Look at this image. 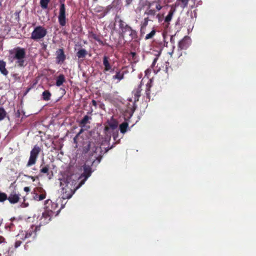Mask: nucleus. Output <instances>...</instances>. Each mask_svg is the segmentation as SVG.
<instances>
[{
  "label": "nucleus",
  "mask_w": 256,
  "mask_h": 256,
  "mask_svg": "<svg viewBox=\"0 0 256 256\" xmlns=\"http://www.w3.org/2000/svg\"><path fill=\"white\" fill-rule=\"evenodd\" d=\"M84 172L81 174L80 178H84L78 184L76 179L74 178V176H68L66 178L61 180L60 186H62V198L64 199L70 198L76 190L80 188L84 183L87 178L90 177L92 173V168L90 166L86 164L83 166Z\"/></svg>",
  "instance_id": "f257e3e1"
},
{
  "label": "nucleus",
  "mask_w": 256,
  "mask_h": 256,
  "mask_svg": "<svg viewBox=\"0 0 256 256\" xmlns=\"http://www.w3.org/2000/svg\"><path fill=\"white\" fill-rule=\"evenodd\" d=\"M118 24V27L120 30V35L123 39H127L130 42L138 38L137 32L134 30L130 26L122 19L116 21Z\"/></svg>",
  "instance_id": "f03ea898"
},
{
  "label": "nucleus",
  "mask_w": 256,
  "mask_h": 256,
  "mask_svg": "<svg viewBox=\"0 0 256 256\" xmlns=\"http://www.w3.org/2000/svg\"><path fill=\"white\" fill-rule=\"evenodd\" d=\"M9 52L10 54L9 60L11 62L16 60V64H17L18 66L24 67L26 66V52L24 48L18 46L10 50Z\"/></svg>",
  "instance_id": "7ed1b4c3"
},
{
  "label": "nucleus",
  "mask_w": 256,
  "mask_h": 256,
  "mask_svg": "<svg viewBox=\"0 0 256 256\" xmlns=\"http://www.w3.org/2000/svg\"><path fill=\"white\" fill-rule=\"evenodd\" d=\"M162 0H154V1L148 2L147 4V9L145 12V14L151 16H154L156 14V10L154 9V6L157 10H160L162 6L160 4Z\"/></svg>",
  "instance_id": "20e7f679"
},
{
  "label": "nucleus",
  "mask_w": 256,
  "mask_h": 256,
  "mask_svg": "<svg viewBox=\"0 0 256 256\" xmlns=\"http://www.w3.org/2000/svg\"><path fill=\"white\" fill-rule=\"evenodd\" d=\"M40 151L41 148L37 144L32 148L30 152V156L26 164V167H30L36 164Z\"/></svg>",
  "instance_id": "39448f33"
},
{
  "label": "nucleus",
  "mask_w": 256,
  "mask_h": 256,
  "mask_svg": "<svg viewBox=\"0 0 256 256\" xmlns=\"http://www.w3.org/2000/svg\"><path fill=\"white\" fill-rule=\"evenodd\" d=\"M47 34L46 29L42 26H37L31 34L30 38L38 41L43 38Z\"/></svg>",
  "instance_id": "423d86ee"
},
{
  "label": "nucleus",
  "mask_w": 256,
  "mask_h": 256,
  "mask_svg": "<svg viewBox=\"0 0 256 256\" xmlns=\"http://www.w3.org/2000/svg\"><path fill=\"white\" fill-rule=\"evenodd\" d=\"M44 208L45 211L50 214L52 216L54 215L57 216L60 212V209H58V204L52 202L50 200L45 201Z\"/></svg>",
  "instance_id": "0eeeda50"
},
{
  "label": "nucleus",
  "mask_w": 256,
  "mask_h": 256,
  "mask_svg": "<svg viewBox=\"0 0 256 256\" xmlns=\"http://www.w3.org/2000/svg\"><path fill=\"white\" fill-rule=\"evenodd\" d=\"M39 230H40V226H32L25 233L22 232L21 234H18L16 236L22 240H24L30 237L35 238L36 236L37 232Z\"/></svg>",
  "instance_id": "6e6552de"
},
{
  "label": "nucleus",
  "mask_w": 256,
  "mask_h": 256,
  "mask_svg": "<svg viewBox=\"0 0 256 256\" xmlns=\"http://www.w3.org/2000/svg\"><path fill=\"white\" fill-rule=\"evenodd\" d=\"M58 21L61 26H66V8L64 2H60L58 16Z\"/></svg>",
  "instance_id": "1a4fd4ad"
},
{
  "label": "nucleus",
  "mask_w": 256,
  "mask_h": 256,
  "mask_svg": "<svg viewBox=\"0 0 256 256\" xmlns=\"http://www.w3.org/2000/svg\"><path fill=\"white\" fill-rule=\"evenodd\" d=\"M189 38L188 36H186L178 42V58L182 56V50H186L189 46Z\"/></svg>",
  "instance_id": "9d476101"
},
{
  "label": "nucleus",
  "mask_w": 256,
  "mask_h": 256,
  "mask_svg": "<svg viewBox=\"0 0 256 256\" xmlns=\"http://www.w3.org/2000/svg\"><path fill=\"white\" fill-rule=\"evenodd\" d=\"M102 63L104 66L103 69L104 74H106L107 72H114V68H113L112 64L110 63V58L108 56H104L103 57Z\"/></svg>",
  "instance_id": "9b49d317"
},
{
  "label": "nucleus",
  "mask_w": 256,
  "mask_h": 256,
  "mask_svg": "<svg viewBox=\"0 0 256 256\" xmlns=\"http://www.w3.org/2000/svg\"><path fill=\"white\" fill-rule=\"evenodd\" d=\"M52 216L50 214L44 211L39 220V225L37 226H40H40L48 224L50 221Z\"/></svg>",
  "instance_id": "f8f14e48"
},
{
  "label": "nucleus",
  "mask_w": 256,
  "mask_h": 256,
  "mask_svg": "<svg viewBox=\"0 0 256 256\" xmlns=\"http://www.w3.org/2000/svg\"><path fill=\"white\" fill-rule=\"evenodd\" d=\"M118 123L116 120L112 118L110 120H108L106 122V125L104 127V130L105 132H108L110 129L114 130L118 127Z\"/></svg>",
  "instance_id": "ddd939ff"
},
{
  "label": "nucleus",
  "mask_w": 256,
  "mask_h": 256,
  "mask_svg": "<svg viewBox=\"0 0 256 256\" xmlns=\"http://www.w3.org/2000/svg\"><path fill=\"white\" fill-rule=\"evenodd\" d=\"M66 58L64 49L59 48L56 52V62L58 64H62Z\"/></svg>",
  "instance_id": "4468645a"
},
{
  "label": "nucleus",
  "mask_w": 256,
  "mask_h": 256,
  "mask_svg": "<svg viewBox=\"0 0 256 256\" xmlns=\"http://www.w3.org/2000/svg\"><path fill=\"white\" fill-rule=\"evenodd\" d=\"M8 200L12 204H16L20 200V194L14 191L10 194L8 196Z\"/></svg>",
  "instance_id": "2eb2a0df"
},
{
  "label": "nucleus",
  "mask_w": 256,
  "mask_h": 256,
  "mask_svg": "<svg viewBox=\"0 0 256 256\" xmlns=\"http://www.w3.org/2000/svg\"><path fill=\"white\" fill-rule=\"evenodd\" d=\"M115 72L116 74L112 77L113 80H116L117 82H118L124 78V72L122 71L121 70L117 69Z\"/></svg>",
  "instance_id": "dca6fc26"
},
{
  "label": "nucleus",
  "mask_w": 256,
  "mask_h": 256,
  "mask_svg": "<svg viewBox=\"0 0 256 256\" xmlns=\"http://www.w3.org/2000/svg\"><path fill=\"white\" fill-rule=\"evenodd\" d=\"M18 221L16 218H11L10 222L7 223L5 226V228L6 229H8L9 230L14 231V230L16 224H18Z\"/></svg>",
  "instance_id": "f3484780"
},
{
  "label": "nucleus",
  "mask_w": 256,
  "mask_h": 256,
  "mask_svg": "<svg viewBox=\"0 0 256 256\" xmlns=\"http://www.w3.org/2000/svg\"><path fill=\"white\" fill-rule=\"evenodd\" d=\"M6 64L4 60H0V72L4 76L8 74V71L6 68Z\"/></svg>",
  "instance_id": "a211bd4d"
},
{
  "label": "nucleus",
  "mask_w": 256,
  "mask_h": 256,
  "mask_svg": "<svg viewBox=\"0 0 256 256\" xmlns=\"http://www.w3.org/2000/svg\"><path fill=\"white\" fill-rule=\"evenodd\" d=\"M142 84L140 82L138 86V88L135 89L133 92L132 94H134V101H138L139 98L141 96V92L142 90Z\"/></svg>",
  "instance_id": "6ab92c4d"
},
{
  "label": "nucleus",
  "mask_w": 256,
  "mask_h": 256,
  "mask_svg": "<svg viewBox=\"0 0 256 256\" xmlns=\"http://www.w3.org/2000/svg\"><path fill=\"white\" fill-rule=\"evenodd\" d=\"M92 119V117L90 116H88V115H86L84 116V117L82 118V119L80 121L79 123V126L80 128H88V126H86V124H90V122L89 120Z\"/></svg>",
  "instance_id": "aec40b11"
},
{
  "label": "nucleus",
  "mask_w": 256,
  "mask_h": 256,
  "mask_svg": "<svg viewBox=\"0 0 256 256\" xmlns=\"http://www.w3.org/2000/svg\"><path fill=\"white\" fill-rule=\"evenodd\" d=\"M43 191V190L41 188H40V192H42ZM46 197V193L44 190V192H42L41 194H38V193H35L34 196V199L36 200H44Z\"/></svg>",
  "instance_id": "412c9836"
},
{
  "label": "nucleus",
  "mask_w": 256,
  "mask_h": 256,
  "mask_svg": "<svg viewBox=\"0 0 256 256\" xmlns=\"http://www.w3.org/2000/svg\"><path fill=\"white\" fill-rule=\"evenodd\" d=\"M64 82H66L65 76L63 74H60L56 78V85L57 86H60Z\"/></svg>",
  "instance_id": "4be33fe9"
},
{
  "label": "nucleus",
  "mask_w": 256,
  "mask_h": 256,
  "mask_svg": "<svg viewBox=\"0 0 256 256\" xmlns=\"http://www.w3.org/2000/svg\"><path fill=\"white\" fill-rule=\"evenodd\" d=\"M40 174H46V176L49 175L50 166L48 164L43 166L42 164H41L40 166Z\"/></svg>",
  "instance_id": "5701e85b"
},
{
  "label": "nucleus",
  "mask_w": 256,
  "mask_h": 256,
  "mask_svg": "<svg viewBox=\"0 0 256 256\" xmlns=\"http://www.w3.org/2000/svg\"><path fill=\"white\" fill-rule=\"evenodd\" d=\"M87 54L86 50L84 48H81L76 52V56L78 58H84Z\"/></svg>",
  "instance_id": "b1692460"
},
{
  "label": "nucleus",
  "mask_w": 256,
  "mask_h": 256,
  "mask_svg": "<svg viewBox=\"0 0 256 256\" xmlns=\"http://www.w3.org/2000/svg\"><path fill=\"white\" fill-rule=\"evenodd\" d=\"M175 10L174 8H171L169 11L168 15L164 18V22L166 23H169V22L172 20V16L174 15Z\"/></svg>",
  "instance_id": "393cba45"
},
{
  "label": "nucleus",
  "mask_w": 256,
  "mask_h": 256,
  "mask_svg": "<svg viewBox=\"0 0 256 256\" xmlns=\"http://www.w3.org/2000/svg\"><path fill=\"white\" fill-rule=\"evenodd\" d=\"M128 126V124L126 122H123L122 124H121L120 125V132L122 134H124L126 132Z\"/></svg>",
  "instance_id": "a878e982"
},
{
  "label": "nucleus",
  "mask_w": 256,
  "mask_h": 256,
  "mask_svg": "<svg viewBox=\"0 0 256 256\" xmlns=\"http://www.w3.org/2000/svg\"><path fill=\"white\" fill-rule=\"evenodd\" d=\"M52 94L48 90H44L42 94L43 100L48 101L50 100Z\"/></svg>",
  "instance_id": "bb28decb"
},
{
  "label": "nucleus",
  "mask_w": 256,
  "mask_h": 256,
  "mask_svg": "<svg viewBox=\"0 0 256 256\" xmlns=\"http://www.w3.org/2000/svg\"><path fill=\"white\" fill-rule=\"evenodd\" d=\"M152 80H150L148 83L146 84V94L148 97L150 96V89L152 86Z\"/></svg>",
  "instance_id": "cd10ccee"
},
{
  "label": "nucleus",
  "mask_w": 256,
  "mask_h": 256,
  "mask_svg": "<svg viewBox=\"0 0 256 256\" xmlns=\"http://www.w3.org/2000/svg\"><path fill=\"white\" fill-rule=\"evenodd\" d=\"M150 20L148 17L145 18L144 20V21L142 22L141 26H140V32L142 33V30L146 28V26L148 24V22Z\"/></svg>",
  "instance_id": "c85d7f7f"
},
{
  "label": "nucleus",
  "mask_w": 256,
  "mask_h": 256,
  "mask_svg": "<svg viewBox=\"0 0 256 256\" xmlns=\"http://www.w3.org/2000/svg\"><path fill=\"white\" fill-rule=\"evenodd\" d=\"M50 2V0H40V6L43 9H46L48 7V4Z\"/></svg>",
  "instance_id": "c756f323"
},
{
  "label": "nucleus",
  "mask_w": 256,
  "mask_h": 256,
  "mask_svg": "<svg viewBox=\"0 0 256 256\" xmlns=\"http://www.w3.org/2000/svg\"><path fill=\"white\" fill-rule=\"evenodd\" d=\"M7 113L5 110L2 108H0V121L4 119L6 117Z\"/></svg>",
  "instance_id": "7c9ffc66"
},
{
  "label": "nucleus",
  "mask_w": 256,
  "mask_h": 256,
  "mask_svg": "<svg viewBox=\"0 0 256 256\" xmlns=\"http://www.w3.org/2000/svg\"><path fill=\"white\" fill-rule=\"evenodd\" d=\"M179 2L180 6L184 8L188 6V2L190 0H178Z\"/></svg>",
  "instance_id": "2f4dec72"
},
{
  "label": "nucleus",
  "mask_w": 256,
  "mask_h": 256,
  "mask_svg": "<svg viewBox=\"0 0 256 256\" xmlns=\"http://www.w3.org/2000/svg\"><path fill=\"white\" fill-rule=\"evenodd\" d=\"M156 33V30L154 29L152 30L150 33L146 35L145 37V40H148L152 38L153 36L155 35Z\"/></svg>",
  "instance_id": "473e14b6"
},
{
  "label": "nucleus",
  "mask_w": 256,
  "mask_h": 256,
  "mask_svg": "<svg viewBox=\"0 0 256 256\" xmlns=\"http://www.w3.org/2000/svg\"><path fill=\"white\" fill-rule=\"evenodd\" d=\"M8 197L6 194L0 192V202H4L8 200Z\"/></svg>",
  "instance_id": "72a5a7b5"
},
{
  "label": "nucleus",
  "mask_w": 256,
  "mask_h": 256,
  "mask_svg": "<svg viewBox=\"0 0 256 256\" xmlns=\"http://www.w3.org/2000/svg\"><path fill=\"white\" fill-rule=\"evenodd\" d=\"M90 128V126H88V128H81L79 132L76 135V137H78L80 136V135L84 132V130H87L88 128Z\"/></svg>",
  "instance_id": "f704fd0d"
},
{
  "label": "nucleus",
  "mask_w": 256,
  "mask_h": 256,
  "mask_svg": "<svg viewBox=\"0 0 256 256\" xmlns=\"http://www.w3.org/2000/svg\"><path fill=\"white\" fill-rule=\"evenodd\" d=\"M22 240L20 238L19 240H16L14 244L15 248H18V246H20L22 243Z\"/></svg>",
  "instance_id": "c9c22d12"
},
{
  "label": "nucleus",
  "mask_w": 256,
  "mask_h": 256,
  "mask_svg": "<svg viewBox=\"0 0 256 256\" xmlns=\"http://www.w3.org/2000/svg\"><path fill=\"white\" fill-rule=\"evenodd\" d=\"M154 9L156 10V12L158 11L156 10V8H154ZM155 16H156V18L158 19V22H160L162 21V16L160 15V14H156H156Z\"/></svg>",
  "instance_id": "e433bc0d"
},
{
  "label": "nucleus",
  "mask_w": 256,
  "mask_h": 256,
  "mask_svg": "<svg viewBox=\"0 0 256 256\" xmlns=\"http://www.w3.org/2000/svg\"><path fill=\"white\" fill-rule=\"evenodd\" d=\"M132 1H133V0H126L125 6H128L130 4H132Z\"/></svg>",
  "instance_id": "4c0bfd02"
},
{
  "label": "nucleus",
  "mask_w": 256,
  "mask_h": 256,
  "mask_svg": "<svg viewBox=\"0 0 256 256\" xmlns=\"http://www.w3.org/2000/svg\"><path fill=\"white\" fill-rule=\"evenodd\" d=\"M96 41H97V42L99 43V44H100V45H102V46H104V45H108V44H107L104 43V42H102V41L100 39V38L99 39L97 40H96Z\"/></svg>",
  "instance_id": "58836bf2"
},
{
  "label": "nucleus",
  "mask_w": 256,
  "mask_h": 256,
  "mask_svg": "<svg viewBox=\"0 0 256 256\" xmlns=\"http://www.w3.org/2000/svg\"><path fill=\"white\" fill-rule=\"evenodd\" d=\"M96 41H97V42L99 43V44H100V45H102V46H104V45H108V44H107L104 43V42H102V41L100 39V38L99 39L97 40H96Z\"/></svg>",
  "instance_id": "ea45409f"
},
{
  "label": "nucleus",
  "mask_w": 256,
  "mask_h": 256,
  "mask_svg": "<svg viewBox=\"0 0 256 256\" xmlns=\"http://www.w3.org/2000/svg\"><path fill=\"white\" fill-rule=\"evenodd\" d=\"M92 38L96 40H97L100 38V36L96 35V34H92Z\"/></svg>",
  "instance_id": "a19ab883"
},
{
  "label": "nucleus",
  "mask_w": 256,
  "mask_h": 256,
  "mask_svg": "<svg viewBox=\"0 0 256 256\" xmlns=\"http://www.w3.org/2000/svg\"><path fill=\"white\" fill-rule=\"evenodd\" d=\"M158 60V58H154V60L152 62V67H154L155 66L156 62H157Z\"/></svg>",
  "instance_id": "79ce46f5"
},
{
  "label": "nucleus",
  "mask_w": 256,
  "mask_h": 256,
  "mask_svg": "<svg viewBox=\"0 0 256 256\" xmlns=\"http://www.w3.org/2000/svg\"><path fill=\"white\" fill-rule=\"evenodd\" d=\"M24 191H25L26 192H28L30 191V188L28 186H26L24 188Z\"/></svg>",
  "instance_id": "37998d69"
},
{
  "label": "nucleus",
  "mask_w": 256,
  "mask_h": 256,
  "mask_svg": "<svg viewBox=\"0 0 256 256\" xmlns=\"http://www.w3.org/2000/svg\"><path fill=\"white\" fill-rule=\"evenodd\" d=\"M90 146H91V144L90 143H89L88 146H87V148H86V152L90 150Z\"/></svg>",
  "instance_id": "c03bdc74"
},
{
  "label": "nucleus",
  "mask_w": 256,
  "mask_h": 256,
  "mask_svg": "<svg viewBox=\"0 0 256 256\" xmlns=\"http://www.w3.org/2000/svg\"><path fill=\"white\" fill-rule=\"evenodd\" d=\"M130 54L132 56L133 58H134L136 56V53L134 52H130Z\"/></svg>",
  "instance_id": "a18cd8bd"
},
{
  "label": "nucleus",
  "mask_w": 256,
  "mask_h": 256,
  "mask_svg": "<svg viewBox=\"0 0 256 256\" xmlns=\"http://www.w3.org/2000/svg\"><path fill=\"white\" fill-rule=\"evenodd\" d=\"M92 105L94 106H96L97 102H96L95 100H92Z\"/></svg>",
  "instance_id": "49530a36"
},
{
  "label": "nucleus",
  "mask_w": 256,
  "mask_h": 256,
  "mask_svg": "<svg viewBox=\"0 0 256 256\" xmlns=\"http://www.w3.org/2000/svg\"><path fill=\"white\" fill-rule=\"evenodd\" d=\"M104 104L102 103L100 104V108H101V109H102V110H104Z\"/></svg>",
  "instance_id": "de8ad7c7"
},
{
  "label": "nucleus",
  "mask_w": 256,
  "mask_h": 256,
  "mask_svg": "<svg viewBox=\"0 0 256 256\" xmlns=\"http://www.w3.org/2000/svg\"><path fill=\"white\" fill-rule=\"evenodd\" d=\"M78 137H76V136H75V137L74 138V142L76 144H78V142H77V138H78Z\"/></svg>",
  "instance_id": "09e8293b"
},
{
  "label": "nucleus",
  "mask_w": 256,
  "mask_h": 256,
  "mask_svg": "<svg viewBox=\"0 0 256 256\" xmlns=\"http://www.w3.org/2000/svg\"><path fill=\"white\" fill-rule=\"evenodd\" d=\"M4 240V238L3 236H0V244L3 242Z\"/></svg>",
  "instance_id": "8fccbe9b"
},
{
  "label": "nucleus",
  "mask_w": 256,
  "mask_h": 256,
  "mask_svg": "<svg viewBox=\"0 0 256 256\" xmlns=\"http://www.w3.org/2000/svg\"><path fill=\"white\" fill-rule=\"evenodd\" d=\"M28 178H30L33 182H34L36 180V178L33 176H28Z\"/></svg>",
  "instance_id": "3c124183"
},
{
  "label": "nucleus",
  "mask_w": 256,
  "mask_h": 256,
  "mask_svg": "<svg viewBox=\"0 0 256 256\" xmlns=\"http://www.w3.org/2000/svg\"><path fill=\"white\" fill-rule=\"evenodd\" d=\"M32 88V86H30V87H29V88H28L26 90V94H27L28 92H29V91Z\"/></svg>",
  "instance_id": "603ef678"
},
{
  "label": "nucleus",
  "mask_w": 256,
  "mask_h": 256,
  "mask_svg": "<svg viewBox=\"0 0 256 256\" xmlns=\"http://www.w3.org/2000/svg\"><path fill=\"white\" fill-rule=\"evenodd\" d=\"M116 46H118V45H120V41H119V40H118V42H116Z\"/></svg>",
  "instance_id": "864d4df0"
},
{
  "label": "nucleus",
  "mask_w": 256,
  "mask_h": 256,
  "mask_svg": "<svg viewBox=\"0 0 256 256\" xmlns=\"http://www.w3.org/2000/svg\"><path fill=\"white\" fill-rule=\"evenodd\" d=\"M2 219L1 218H0V226L2 225Z\"/></svg>",
  "instance_id": "5fc2aeb1"
},
{
  "label": "nucleus",
  "mask_w": 256,
  "mask_h": 256,
  "mask_svg": "<svg viewBox=\"0 0 256 256\" xmlns=\"http://www.w3.org/2000/svg\"><path fill=\"white\" fill-rule=\"evenodd\" d=\"M28 242H27V243L25 244V246H24L25 249H26V250H27V247L28 246Z\"/></svg>",
  "instance_id": "6e6d98bb"
},
{
  "label": "nucleus",
  "mask_w": 256,
  "mask_h": 256,
  "mask_svg": "<svg viewBox=\"0 0 256 256\" xmlns=\"http://www.w3.org/2000/svg\"><path fill=\"white\" fill-rule=\"evenodd\" d=\"M17 76H18V74H14L12 76L14 78H16Z\"/></svg>",
  "instance_id": "4d7b16f0"
},
{
  "label": "nucleus",
  "mask_w": 256,
  "mask_h": 256,
  "mask_svg": "<svg viewBox=\"0 0 256 256\" xmlns=\"http://www.w3.org/2000/svg\"><path fill=\"white\" fill-rule=\"evenodd\" d=\"M172 38H170V41H171V42H172Z\"/></svg>",
  "instance_id": "13d9d810"
},
{
  "label": "nucleus",
  "mask_w": 256,
  "mask_h": 256,
  "mask_svg": "<svg viewBox=\"0 0 256 256\" xmlns=\"http://www.w3.org/2000/svg\"><path fill=\"white\" fill-rule=\"evenodd\" d=\"M94 1H97L98 0H94Z\"/></svg>",
  "instance_id": "bf43d9fd"
}]
</instances>
